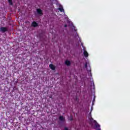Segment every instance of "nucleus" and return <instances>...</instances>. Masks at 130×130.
<instances>
[{
	"label": "nucleus",
	"instance_id": "nucleus-1",
	"mask_svg": "<svg viewBox=\"0 0 130 130\" xmlns=\"http://www.w3.org/2000/svg\"><path fill=\"white\" fill-rule=\"evenodd\" d=\"M88 117H89V118H90L89 119V122L91 124V125H93V124H92V123H94L95 128H97L96 130H101L100 125H99V124H98V123H97L96 120H94V119H93V118H91V113H90L89 114Z\"/></svg>",
	"mask_w": 130,
	"mask_h": 130
},
{
	"label": "nucleus",
	"instance_id": "nucleus-2",
	"mask_svg": "<svg viewBox=\"0 0 130 130\" xmlns=\"http://www.w3.org/2000/svg\"><path fill=\"white\" fill-rule=\"evenodd\" d=\"M82 46L84 50L83 52V54L84 55V56L85 57H88V56H89V54H88V52H87V51H86V48H85V47H84V46H83V44H82Z\"/></svg>",
	"mask_w": 130,
	"mask_h": 130
},
{
	"label": "nucleus",
	"instance_id": "nucleus-3",
	"mask_svg": "<svg viewBox=\"0 0 130 130\" xmlns=\"http://www.w3.org/2000/svg\"><path fill=\"white\" fill-rule=\"evenodd\" d=\"M85 68L86 69L87 71H91V68L90 67V64H89V62H85Z\"/></svg>",
	"mask_w": 130,
	"mask_h": 130
},
{
	"label": "nucleus",
	"instance_id": "nucleus-4",
	"mask_svg": "<svg viewBox=\"0 0 130 130\" xmlns=\"http://www.w3.org/2000/svg\"><path fill=\"white\" fill-rule=\"evenodd\" d=\"M8 31V27H1L0 28V32L2 33H5V32H7Z\"/></svg>",
	"mask_w": 130,
	"mask_h": 130
},
{
	"label": "nucleus",
	"instance_id": "nucleus-5",
	"mask_svg": "<svg viewBox=\"0 0 130 130\" xmlns=\"http://www.w3.org/2000/svg\"><path fill=\"white\" fill-rule=\"evenodd\" d=\"M37 12L39 16H42V15H43V13H42V10L40 9H37Z\"/></svg>",
	"mask_w": 130,
	"mask_h": 130
},
{
	"label": "nucleus",
	"instance_id": "nucleus-6",
	"mask_svg": "<svg viewBox=\"0 0 130 130\" xmlns=\"http://www.w3.org/2000/svg\"><path fill=\"white\" fill-rule=\"evenodd\" d=\"M49 67L50 69H51V70H52L53 71H54V70H55V66H54L52 64H49Z\"/></svg>",
	"mask_w": 130,
	"mask_h": 130
},
{
	"label": "nucleus",
	"instance_id": "nucleus-7",
	"mask_svg": "<svg viewBox=\"0 0 130 130\" xmlns=\"http://www.w3.org/2000/svg\"><path fill=\"white\" fill-rule=\"evenodd\" d=\"M31 26H32V27H37V26H38V24L36 22H33L31 23Z\"/></svg>",
	"mask_w": 130,
	"mask_h": 130
},
{
	"label": "nucleus",
	"instance_id": "nucleus-8",
	"mask_svg": "<svg viewBox=\"0 0 130 130\" xmlns=\"http://www.w3.org/2000/svg\"><path fill=\"white\" fill-rule=\"evenodd\" d=\"M59 119L61 121H64L65 118H64V117H63V116H60V117H59Z\"/></svg>",
	"mask_w": 130,
	"mask_h": 130
},
{
	"label": "nucleus",
	"instance_id": "nucleus-9",
	"mask_svg": "<svg viewBox=\"0 0 130 130\" xmlns=\"http://www.w3.org/2000/svg\"><path fill=\"white\" fill-rule=\"evenodd\" d=\"M58 10H59L60 12H64V10L63 9V8L62 6H60Z\"/></svg>",
	"mask_w": 130,
	"mask_h": 130
},
{
	"label": "nucleus",
	"instance_id": "nucleus-10",
	"mask_svg": "<svg viewBox=\"0 0 130 130\" xmlns=\"http://www.w3.org/2000/svg\"><path fill=\"white\" fill-rule=\"evenodd\" d=\"M65 64H67V66H70L71 65V62L69 60H66L65 61Z\"/></svg>",
	"mask_w": 130,
	"mask_h": 130
},
{
	"label": "nucleus",
	"instance_id": "nucleus-11",
	"mask_svg": "<svg viewBox=\"0 0 130 130\" xmlns=\"http://www.w3.org/2000/svg\"><path fill=\"white\" fill-rule=\"evenodd\" d=\"M8 2L10 5H13V0H8Z\"/></svg>",
	"mask_w": 130,
	"mask_h": 130
},
{
	"label": "nucleus",
	"instance_id": "nucleus-12",
	"mask_svg": "<svg viewBox=\"0 0 130 130\" xmlns=\"http://www.w3.org/2000/svg\"><path fill=\"white\" fill-rule=\"evenodd\" d=\"M64 130H69V129L68 128V127H65Z\"/></svg>",
	"mask_w": 130,
	"mask_h": 130
},
{
	"label": "nucleus",
	"instance_id": "nucleus-13",
	"mask_svg": "<svg viewBox=\"0 0 130 130\" xmlns=\"http://www.w3.org/2000/svg\"><path fill=\"white\" fill-rule=\"evenodd\" d=\"M64 27H65V28H67V27H68V25L67 24H65Z\"/></svg>",
	"mask_w": 130,
	"mask_h": 130
}]
</instances>
